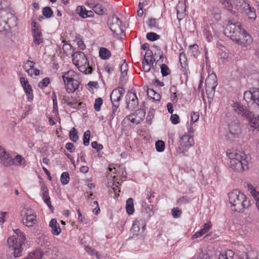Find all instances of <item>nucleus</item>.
<instances>
[{
	"label": "nucleus",
	"mask_w": 259,
	"mask_h": 259,
	"mask_svg": "<svg viewBox=\"0 0 259 259\" xmlns=\"http://www.w3.org/2000/svg\"><path fill=\"white\" fill-rule=\"evenodd\" d=\"M224 34L242 47H248L252 42L251 35L241 28L239 22H229L224 30Z\"/></svg>",
	"instance_id": "1"
},
{
	"label": "nucleus",
	"mask_w": 259,
	"mask_h": 259,
	"mask_svg": "<svg viewBox=\"0 0 259 259\" xmlns=\"http://www.w3.org/2000/svg\"><path fill=\"white\" fill-rule=\"evenodd\" d=\"M229 159V167L235 171L243 172L248 169L249 162L247 157L242 152L234 149H229L226 152Z\"/></svg>",
	"instance_id": "2"
},
{
	"label": "nucleus",
	"mask_w": 259,
	"mask_h": 259,
	"mask_svg": "<svg viewBox=\"0 0 259 259\" xmlns=\"http://www.w3.org/2000/svg\"><path fill=\"white\" fill-rule=\"evenodd\" d=\"M228 197L232 211L242 212L251 205L250 199L238 190L229 193Z\"/></svg>",
	"instance_id": "3"
},
{
	"label": "nucleus",
	"mask_w": 259,
	"mask_h": 259,
	"mask_svg": "<svg viewBox=\"0 0 259 259\" xmlns=\"http://www.w3.org/2000/svg\"><path fill=\"white\" fill-rule=\"evenodd\" d=\"M72 74H73V72L70 70L65 72L62 76L66 90L68 93H74L78 88L80 83L78 80L72 77Z\"/></svg>",
	"instance_id": "4"
},
{
	"label": "nucleus",
	"mask_w": 259,
	"mask_h": 259,
	"mask_svg": "<svg viewBox=\"0 0 259 259\" xmlns=\"http://www.w3.org/2000/svg\"><path fill=\"white\" fill-rule=\"evenodd\" d=\"M14 19V14L11 12L9 8H5L4 5L1 2L0 3V29L6 30L7 27L9 25V21L11 19Z\"/></svg>",
	"instance_id": "5"
},
{
	"label": "nucleus",
	"mask_w": 259,
	"mask_h": 259,
	"mask_svg": "<svg viewBox=\"0 0 259 259\" xmlns=\"http://www.w3.org/2000/svg\"><path fill=\"white\" fill-rule=\"evenodd\" d=\"M20 216L22 223L27 227H31L36 223V216L34 210L31 208L24 206L20 211Z\"/></svg>",
	"instance_id": "6"
},
{
	"label": "nucleus",
	"mask_w": 259,
	"mask_h": 259,
	"mask_svg": "<svg viewBox=\"0 0 259 259\" xmlns=\"http://www.w3.org/2000/svg\"><path fill=\"white\" fill-rule=\"evenodd\" d=\"M194 144L193 138L188 135L182 136L180 141L177 152L179 154H182L184 156H187L188 150Z\"/></svg>",
	"instance_id": "7"
},
{
	"label": "nucleus",
	"mask_w": 259,
	"mask_h": 259,
	"mask_svg": "<svg viewBox=\"0 0 259 259\" xmlns=\"http://www.w3.org/2000/svg\"><path fill=\"white\" fill-rule=\"evenodd\" d=\"M229 133L228 135L229 138L233 139L238 138L241 133V125L239 119L234 116L228 124Z\"/></svg>",
	"instance_id": "8"
},
{
	"label": "nucleus",
	"mask_w": 259,
	"mask_h": 259,
	"mask_svg": "<svg viewBox=\"0 0 259 259\" xmlns=\"http://www.w3.org/2000/svg\"><path fill=\"white\" fill-rule=\"evenodd\" d=\"M146 222L142 218L137 219L133 223L131 232L133 236L141 235L145 230Z\"/></svg>",
	"instance_id": "9"
},
{
	"label": "nucleus",
	"mask_w": 259,
	"mask_h": 259,
	"mask_svg": "<svg viewBox=\"0 0 259 259\" xmlns=\"http://www.w3.org/2000/svg\"><path fill=\"white\" fill-rule=\"evenodd\" d=\"M27 247V241L24 234L17 229V257L22 255L21 252Z\"/></svg>",
	"instance_id": "10"
},
{
	"label": "nucleus",
	"mask_w": 259,
	"mask_h": 259,
	"mask_svg": "<svg viewBox=\"0 0 259 259\" xmlns=\"http://www.w3.org/2000/svg\"><path fill=\"white\" fill-rule=\"evenodd\" d=\"M3 146L0 145V164L4 166H10L14 164V159Z\"/></svg>",
	"instance_id": "11"
},
{
	"label": "nucleus",
	"mask_w": 259,
	"mask_h": 259,
	"mask_svg": "<svg viewBox=\"0 0 259 259\" xmlns=\"http://www.w3.org/2000/svg\"><path fill=\"white\" fill-rule=\"evenodd\" d=\"M124 93V89L121 87H118L112 91L110 95V99L113 106L119 107V102Z\"/></svg>",
	"instance_id": "12"
},
{
	"label": "nucleus",
	"mask_w": 259,
	"mask_h": 259,
	"mask_svg": "<svg viewBox=\"0 0 259 259\" xmlns=\"http://www.w3.org/2000/svg\"><path fill=\"white\" fill-rule=\"evenodd\" d=\"M125 98L128 109L133 110L138 107L139 100L136 93L132 92H128Z\"/></svg>",
	"instance_id": "13"
},
{
	"label": "nucleus",
	"mask_w": 259,
	"mask_h": 259,
	"mask_svg": "<svg viewBox=\"0 0 259 259\" xmlns=\"http://www.w3.org/2000/svg\"><path fill=\"white\" fill-rule=\"evenodd\" d=\"M110 29L113 33H116L118 30H121V21L116 16L112 15L109 17L107 22Z\"/></svg>",
	"instance_id": "14"
},
{
	"label": "nucleus",
	"mask_w": 259,
	"mask_h": 259,
	"mask_svg": "<svg viewBox=\"0 0 259 259\" xmlns=\"http://www.w3.org/2000/svg\"><path fill=\"white\" fill-rule=\"evenodd\" d=\"M145 116V112L143 109H138L135 113H133L127 116V118L133 123L138 124L143 120Z\"/></svg>",
	"instance_id": "15"
},
{
	"label": "nucleus",
	"mask_w": 259,
	"mask_h": 259,
	"mask_svg": "<svg viewBox=\"0 0 259 259\" xmlns=\"http://www.w3.org/2000/svg\"><path fill=\"white\" fill-rule=\"evenodd\" d=\"M20 81L23 87L26 96H27V100L31 102L33 99V91L31 85L29 83L28 80L26 78L21 77L20 78Z\"/></svg>",
	"instance_id": "16"
},
{
	"label": "nucleus",
	"mask_w": 259,
	"mask_h": 259,
	"mask_svg": "<svg viewBox=\"0 0 259 259\" xmlns=\"http://www.w3.org/2000/svg\"><path fill=\"white\" fill-rule=\"evenodd\" d=\"M72 58L73 63L76 66L85 64L89 62L84 53L81 52H74L72 54Z\"/></svg>",
	"instance_id": "17"
},
{
	"label": "nucleus",
	"mask_w": 259,
	"mask_h": 259,
	"mask_svg": "<svg viewBox=\"0 0 259 259\" xmlns=\"http://www.w3.org/2000/svg\"><path fill=\"white\" fill-rule=\"evenodd\" d=\"M233 110L238 115L245 117H248L251 114V112L249 111L245 106L240 103H234L233 104Z\"/></svg>",
	"instance_id": "18"
},
{
	"label": "nucleus",
	"mask_w": 259,
	"mask_h": 259,
	"mask_svg": "<svg viewBox=\"0 0 259 259\" xmlns=\"http://www.w3.org/2000/svg\"><path fill=\"white\" fill-rule=\"evenodd\" d=\"M7 245L8 247L9 252L12 251V254L15 258L16 257V237L13 235L9 237L7 239Z\"/></svg>",
	"instance_id": "19"
},
{
	"label": "nucleus",
	"mask_w": 259,
	"mask_h": 259,
	"mask_svg": "<svg viewBox=\"0 0 259 259\" xmlns=\"http://www.w3.org/2000/svg\"><path fill=\"white\" fill-rule=\"evenodd\" d=\"M177 18L180 21L184 19L187 15L186 5L183 2H179L176 7Z\"/></svg>",
	"instance_id": "20"
},
{
	"label": "nucleus",
	"mask_w": 259,
	"mask_h": 259,
	"mask_svg": "<svg viewBox=\"0 0 259 259\" xmlns=\"http://www.w3.org/2000/svg\"><path fill=\"white\" fill-rule=\"evenodd\" d=\"M49 226L52 228L51 232L53 234L58 235L60 234L61 229L56 219H52L50 222Z\"/></svg>",
	"instance_id": "21"
},
{
	"label": "nucleus",
	"mask_w": 259,
	"mask_h": 259,
	"mask_svg": "<svg viewBox=\"0 0 259 259\" xmlns=\"http://www.w3.org/2000/svg\"><path fill=\"white\" fill-rule=\"evenodd\" d=\"M247 119H248L249 123L250 124L251 127H253L254 129L257 130V131H259V114L257 116H255V115L252 114L251 112V114L249 117H246Z\"/></svg>",
	"instance_id": "22"
},
{
	"label": "nucleus",
	"mask_w": 259,
	"mask_h": 259,
	"mask_svg": "<svg viewBox=\"0 0 259 259\" xmlns=\"http://www.w3.org/2000/svg\"><path fill=\"white\" fill-rule=\"evenodd\" d=\"M241 13H244L250 20H255L256 18L255 9L250 7L249 4Z\"/></svg>",
	"instance_id": "23"
},
{
	"label": "nucleus",
	"mask_w": 259,
	"mask_h": 259,
	"mask_svg": "<svg viewBox=\"0 0 259 259\" xmlns=\"http://www.w3.org/2000/svg\"><path fill=\"white\" fill-rule=\"evenodd\" d=\"M234 3L236 9L240 12L243 11L249 5L247 0H234Z\"/></svg>",
	"instance_id": "24"
},
{
	"label": "nucleus",
	"mask_w": 259,
	"mask_h": 259,
	"mask_svg": "<svg viewBox=\"0 0 259 259\" xmlns=\"http://www.w3.org/2000/svg\"><path fill=\"white\" fill-rule=\"evenodd\" d=\"M211 227L210 223H206L203 225V228L198 232H197L193 235V238H197L201 237L203 234L206 233Z\"/></svg>",
	"instance_id": "25"
},
{
	"label": "nucleus",
	"mask_w": 259,
	"mask_h": 259,
	"mask_svg": "<svg viewBox=\"0 0 259 259\" xmlns=\"http://www.w3.org/2000/svg\"><path fill=\"white\" fill-rule=\"evenodd\" d=\"M32 35L33 37V42L36 46L40 45L44 41V38L41 31L32 33Z\"/></svg>",
	"instance_id": "26"
},
{
	"label": "nucleus",
	"mask_w": 259,
	"mask_h": 259,
	"mask_svg": "<svg viewBox=\"0 0 259 259\" xmlns=\"http://www.w3.org/2000/svg\"><path fill=\"white\" fill-rule=\"evenodd\" d=\"M206 83V92L207 94H213L215 92V89L217 86V81L214 80L212 84L209 82V79H207L205 81Z\"/></svg>",
	"instance_id": "27"
},
{
	"label": "nucleus",
	"mask_w": 259,
	"mask_h": 259,
	"mask_svg": "<svg viewBox=\"0 0 259 259\" xmlns=\"http://www.w3.org/2000/svg\"><path fill=\"white\" fill-rule=\"evenodd\" d=\"M76 67L81 72L84 73L85 74H91L93 71L92 67L89 66V62L85 64L78 65Z\"/></svg>",
	"instance_id": "28"
},
{
	"label": "nucleus",
	"mask_w": 259,
	"mask_h": 259,
	"mask_svg": "<svg viewBox=\"0 0 259 259\" xmlns=\"http://www.w3.org/2000/svg\"><path fill=\"white\" fill-rule=\"evenodd\" d=\"M147 95L150 97L154 101L156 102H159L161 99V95L156 93L152 89H148L147 92Z\"/></svg>",
	"instance_id": "29"
},
{
	"label": "nucleus",
	"mask_w": 259,
	"mask_h": 259,
	"mask_svg": "<svg viewBox=\"0 0 259 259\" xmlns=\"http://www.w3.org/2000/svg\"><path fill=\"white\" fill-rule=\"evenodd\" d=\"M126 210L128 214H132L135 211L134 200L132 198H128L126 201Z\"/></svg>",
	"instance_id": "30"
},
{
	"label": "nucleus",
	"mask_w": 259,
	"mask_h": 259,
	"mask_svg": "<svg viewBox=\"0 0 259 259\" xmlns=\"http://www.w3.org/2000/svg\"><path fill=\"white\" fill-rule=\"evenodd\" d=\"M188 53L194 57H196L200 54L198 46L196 44L190 45L189 47Z\"/></svg>",
	"instance_id": "31"
},
{
	"label": "nucleus",
	"mask_w": 259,
	"mask_h": 259,
	"mask_svg": "<svg viewBox=\"0 0 259 259\" xmlns=\"http://www.w3.org/2000/svg\"><path fill=\"white\" fill-rule=\"evenodd\" d=\"M219 259H235V253L232 250H228L225 253H221Z\"/></svg>",
	"instance_id": "32"
},
{
	"label": "nucleus",
	"mask_w": 259,
	"mask_h": 259,
	"mask_svg": "<svg viewBox=\"0 0 259 259\" xmlns=\"http://www.w3.org/2000/svg\"><path fill=\"white\" fill-rule=\"evenodd\" d=\"M65 103H67V105L70 107H72L74 109H77L79 108V107L81 105L82 103L80 102L77 103V102L72 99V101H71L69 97L64 98V99Z\"/></svg>",
	"instance_id": "33"
},
{
	"label": "nucleus",
	"mask_w": 259,
	"mask_h": 259,
	"mask_svg": "<svg viewBox=\"0 0 259 259\" xmlns=\"http://www.w3.org/2000/svg\"><path fill=\"white\" fill-rule=\"evenodd\" d=\"M99 56L102 59H108L111 56V53L107 49L101 48L99 50Z\"/></svg>",
	"instance_id": "34"
},
{
	"label": "nucleus",
	"mask_w": 259,
	"mask_h": 259,
	"mask_svg": "<svg viewBox=\"0 0 259 259\" xmlns=\"http://www.w3.org/2000/svg\"><path fill=\"white\" fill-rule=\"evenodd\" d=\"M42 199L46 204L48 205L49 208L53 212L54 207L51 204V198L49 195V192L42 193Z\"/></svg>",
	"instance_id": "35"
},
{
	"label": "nucleus",
	"mask_w": 259,
	"mask_h": 259,
	"mask_svg": "<svg viewBox=\"0 0 259 259\" xmlns=\"http://www.w3.org/2000/svg\"><path fill=\"white\" fill-rule=\"evenodd\" d=\"M93 10L98 15H102L104 13V8L100 4H96L91 6Z\"/></svg>",
	"instance_id": "36"
},
{
	"label": "nucleus",
	"mask_w": 259,
	"mask_h": 259,
	"mask_svg": "<svg viewBox=\"0 0 259 259\" xmlns=\"http://www.w3.org/2000/svg\"><path fill=\"white\" fill-rule=\"evenodd\" d=\"M252 102L259 106V89L254 88L252 89Z\"/></svg>",
	"instance_id": "37"
},
{
	"label": "nucleus",
	"mask_w": 259,
	"mask_h": 259,
	"mask_svg": "<svg viewBox=\"0 0 259 259\" xmlns=\"http://www.w3.org/2000/svg\"><path fill=\"white\" fill-rule=\"evenodd\" d=\"M70 140L73 142H76L78 139L77 131L75 127H72L69 132Z\"/></svg>",
	"instance_id": "38"
},
{
	"label": "nucleus",
	"mask_w": 259,
	"mask_h": 259,
	"mask_svg": "<svg viewBox=\"0 0 259 259\" xmlns=\"http://www.w3.org/2000/svg\"><path fill=\"white\" fill-rule=\"evenodd\" d=\"M42 15L47 18H51L53 15V11L50 7H46L42 9Z\"/></svg>",
	"instance_id": "39"
},
{
	"label": "nucleus",
	"mask_w": 259,
	"mask_h": 259,
	"mask_svg": "<svg viewBox=\"0 0 259 259\" xmlns=\"http://www.w3.org/2000/svg\"><path fill=\"white\" fill-rule=\"evenodd\" d=\"M60 180L63 185H65L68 184L70 180L69 175L68 172H63L61 176Z\"/></svg>",
	"instance_id": "40"
},
{
	"label": "nucleus",
	"mask_w": 259,
	"mask_h": 259,
	"mask_svg": "<svg viewBox=\"0 0 259 259\" xmlns=\"http://www.w3.org/2000/svg\"><path fill=\"white\" fill-rule=\"evenodd\" d=\"M155 147L157 152H163L165 149V143L163 141L158 140L155 143Z\"/></svg>",
	"instance_id": "41"
},
{
	"label": "nucleus",
	"mask_w": 259,
	"mask_h": 259,
	"mask_svg": "<svg viewBox=\"0 0 259 259\" xmlns=\"http://www.w3.org/2000/svg\"><path fill=\"white\" fill-rule=\"evenodd\" d=\"M31 27L32 33L36 32L41 31L40 29V25L38 23H37L35 20H32L31 23Z\"/></svg>",
	"instance_id": "42"
},
{
	"label": "nucleus",
	"mask_w": 259,
	"mask_h": 259,
	"mask_svg": "<svg viewBox=\"0 0 259 259\" xmlns=\"http://www.w3.org/2000/svg\"><path fill=\"white\" fill-rule=\"evenodd\" d=\"M148 26L151 29L155 30V29H158L159 27L157 19L154 18L149 19Z\"/></svg>",
	"instance_id": "43"
},
{
	"label": "nucleus",
	"mask_w": 259,
	"mask_h": 259,
	"mask_svg": "<svg viewBox=\"0 0 259 259\" xmlns=\"http://www.w3.org/2000/svg\"><path fill=\"white\" fill-rule=\"evenodd\" d=\"M224 8L229 11L232 10V4L230 0H220Z\"/></svg>",
	"instance_id": "44"
},
{
	"label": "nucleus",
	"mask_w": 259,
	"mask_h": 259,
	"mask_svg": "<svg viewBox=\"0 0 259 259\" xmlns=\"http://www.w3.org/2000/svg\"><path fill=\"white\" fill-rule=\"evenodd\" d=\"M161 72L163 76H166L169 75L171 71L167 66L165 64H162L160 66Z\"/></svg>",
	"instance_id": "45"
},
{
	"label": "nucleus",
	"mask_w": 259,
	"mask_h": 259,
	"mask_svg": "<svg viewBox=\"0 0 259 259\" xmlns=\"http://www.w3.org/2000/svg\"><path fill=\"white\" fill-rule=\"evenodd\" d=\"M147 38L150 41H155L158 39L160 38V35L153 32H149L146 35Z\"/></svg>",
	"instance_id": "46"
},
{
	"label": "nucleus",
	"mask_w": 259,
	"mask_h": 259,
	"mask_svg": "<svg viewBox=\"0 0 259 259\" xmlns=\"http://www.w3.org/2000/svg\"><path fill=\"white\" fill-rule=\"evenodd\" d=\"M103 99L99 97L95 100L94 104V108L96 111H99L101 110V106L103 104Z\"/></svg>",
	"instance_id": "47"
},
{
	"label": "nucleus",
	"mask_w": 259,
	"mask_h": 259,
	"mask_svg": "<svg viewBox=\"0 0 259 259\" xmlns=\"http://www.w3.org/2000/svg\"><path fill=\"white\" fill-rule=\"evenodd\" d=\"M120 70L122 76L126 75L128 70V65L125 62V60H124V62L121 65L120 67Z\"/></svg>",
	"instance_id": "48"
},
{
	"label": "nucleus",
	"mask_w": 259,
	"mask_h": 259,
	"mask_svg": "<svg viewBox=\"0 0 259 259\" xmlns=\"http://www.w3.org/2000/svg\"><path fill=\"white\" fill-rule=\"evenodd\" d=\"M50 78L49 77L44 78L41 81L38 83V87L41 89L47 87L50 83Z\"/></svg>",
	"instance_id": "49"
},
{
	"label": "nucleus",
	"mask_w": 259,
	"mask_h": 259,
	"mask_svg": "<svg viewBox=\"0 0 259 259\" xmlns=\"http://www.w3.org/2000/svg\"><path fill=\"white\" fill-rule=\"evenodd\" d=\"M91 132L89 130H87L83 135V144L87 146L89 145L90 140Z\"/></svg>",
	"instance_id": "50"
},
{
	"label": "nucleus",
	"mask_w": 259,
	"mask_h": 259,
	"mask_svg": "<svg viewBox=\"0 0 259 259\" xmlns=\"http://www.w3.org/2000/svg\"><path fill=\"white\" fill-rule=\"evenodd\" d=\"M154 113H155L154 109L153 108H150L148 112V115H147V116L146 118V121L149 124H151L152 120L154 115Z\"/></svg>",
	"instance_id": "51"
},
{
	"label": "nucleus",
	"mask_w": 259,
	"mask_h": 259,
	"mask_svg": "<svg viewBox=\"0 0 259 259\" xmlns=\"http://www.w3.org/2000/svg\"><path fill=\"white\" fill-rule=\"evenodd\" d=\"M191 259H210V258L205 252L201 251L198 255L193 256Z\"/></svg>",
	"instance_id": "52"
},
{
	"label": "nucleus",
	"mask_w": 259,
	"mask_h": 259,
	"mask_svg": "<svg viewBox=\"0 0 259 259\" xmlns=\"http://www.w3.org/2000/svg\"><path fill=\"white\" fill-rule=\"evenodd\" d=\"M252 91H246L244 93V99L246 102L252 101Z\"/></svg>",
	"instance_id": "53"
},
{
	"label": "nucleus",
	"mask_w": 259,
	"mask_h": 259,
	"mask_svg": "<svg viewBox=\"0 0 259 259\" xmlns=\"http://www.w3.org/2000/svg\"><path fill=\"white\" fill-rule=\"evenodd\" d=\"M26 165V161L21 155L17 154V166L24 167Z\"/></svg>",
	"instance_id": "54"
},
{
	"label": "nucleus",
	"mask_w": 259,
	"mask_h": 259,
	"mask_svg": "<svg viewBox=\"0 0 259 259\" xmlns=\"http://www.w3.org/2000/svg\"><path fill=\"white\" fill-rule=\"evenodd\" d=\"M63 50L64 52L67 55L70 54L72 51H73L72 46L70 44L64 45L63 46Z\"/></svg>",
	"instance_id": "55"
},
{
	"label": "nucleus",
	"mask_w": 259,
	"mask_h": 259,
	"mask_svg": "<svg viewBox=\"0 0 259 259\" xmlns=\"http://www.w3.org/2000/svg\"><path fill=\"white\" fill-rule=\"evenodd\" d=\"M76 11L80 17L83 18L87 10L83 6H79L77 8Z\"/></svg>",
	"instance_id": "56"
},
{
	"label": "nucleus",
	"mask_w": 259,
	"mask_h": 259,
	"mask_svg": "<svg viewBox=\"0 0 259 259\" xmlns=\"http://www.w3.org/2000/svg\"><path fill=\"white\" fill-rule=\"evenodd\" d=\"M182 210L178 208H174L171 210V214L174 218H178L180 217Z\"/></svg>",
	"instance_id": "57"
},
{
	"label": "nucleus",
	"mask_w": 259,
	"mask_h": 259,
	"mask_svg": "<svg viewBox=\"0 0 259 259\" xmlns=\"http://www.w3.org/2000/svg\"><path fill=\"white\" fill-rule=\"evenodd\" d=\"M91 145L92 148L96 149L97 152L101 151L103 148V145L102 144H98L97 141L93 142Z\"/></svg>",
	"instance_id": "58"
},
{
	"label": "nucleus",
	"mask_w": 259,
	"mask_h": 259,
	"mask_svg": "<svg viewBox=\"0 0 259 259\" xmlns=\"http://www.w3.org/2000/svg\"><path fill=\"white\" fill-rule=\"evenodd\" d=\"M77 215H78L77 219L78 220V221L80 223H85L87 224V222L86 221V219L83 216H82L79 209H77Z\"/></svg>",
	"instance_id": "59"
},
{
	"label": "nucleus",
	"mask_w": 259,
	"mask_h": 259,
	"mask_svg": "<svg viewBox=\"0 0 259 259\" xmlns=\"http://www.w3.org/2000/svg\"><path fill=\"white\" fill-rule=\"evenodd\" d=\"M190 198L187 196H183L178 200V203L181 205L188 203L190 201Z\"/></svg>",
	"instance_id": "60"
},
{
	"label": "nucleus",
	"mask_w": 259,
	"mask_h": 259,
	"mask_svg": "<svg viewBox=\"0 0 259 259\" xmlns=\"http://www.w3.org/2000/svg\"><path fill=\"white\" fill-rule=\"evenodd\" d=\"M170 120L171 122L174 124H178L180 122V118L179 116L176 114H171L170 116Z\"/></svg>",
	"instance_id": "61"
},
{
	"label": "nucleus",
	"mask_w": 259,
	"mask_h": 259,
	"mask_svg": "<svg viewBox=\"0 0 259 259\" xmlns=\"http://www.w3.org/2000/svg\"><path fill=\"white\" fill-rule=\"evenodd\" d=\"M191 122L194 123L196 122L199 117V114L198 112H193L191 114Z\"/></svg>",
	"instance_id": "62"
},
{
	"label": "nucleus",
	"mask_w": 259,
	"mask_h": 259,
	"mask_svg": "<svg viewBox=\"0 0 259 259\" xmlns=\"http://www.w3.org/2000/svg\"><path fill=\"white\" fill-rule=\"evenodd\" d=\"M66 149L69 151L71 153H72L74 151V146L73 144L71 143H67L65 145Z\"/></svg>",
	"instance_id": "63"
},
{
	"label": "nucleus",
	"mask_w": 259,
	"mask_h": 259,
	"mask_svg": "<svg viewBox=\"0 0 259 259\" xmlns=\"http://www.w3.org/2000/svg\"><path fill=\"white\" fill-rule=\"evenodd\" d=\"M179 58H180V59H179L180 62L182 65L183 63L185 64L186 62V61H187L186 55L184 53H183V52L181 53L180 55Z\"/></svg>",
	"instance_id": "64"
}]
</instances>
